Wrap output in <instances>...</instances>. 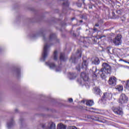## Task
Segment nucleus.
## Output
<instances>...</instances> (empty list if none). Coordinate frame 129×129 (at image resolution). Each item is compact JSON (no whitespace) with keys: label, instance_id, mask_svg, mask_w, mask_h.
I'll list each match as a JSON object with an SVG mask.
<instances>
[{"label":"nucleus","instance_id":"7c9ffc66","mask_svg":"<svg viewBox=\"0 0 129 129\" xmlns=\"http://www.w3.org/2000/svg\"><path fill=\"white\" fill-rule=\"evenodd\" d=\"M18 111H19V110H18V109H16L15 110V112H18Z\"/></svg>","mask_w":129,"mask_h":129},{"label":"nucleus","instance_id":"f3484780","mask_svg":"<svg viewBox=\"0 0 129 129\" xmlns=\"http://www.w3.org/2000/svg\"><path fill=\"white\" fill-rule=\"evenodd\" d=\"M94 91H95V94H97V95H100L101 92V90H100V89L97 88V87H95L94 88Z\"/></svg>","mask_w":129,"mask_h":129},{"label":"nucleus","instance_id":"393cba45","mask_svg":"<svg viewBox=\"0 0 129 129\" xmlns=\"http://www.w3.org/2000/svg\"><path fill=\"white\" fill-rule=\"evenodd\" d=\"M116 89L117 90H118V91H122L123 87L121 85H118L116 87Z\"/></svg>","mask_w":129,"mask_h":129},{"label":"nucleus","instance_id":"6ab92c4d","mask_svg":"<svg viewBox=\"0 0 129 129\" xmlns=\"http://www.w3.org/2000/svg\"><path fill=\"white\" fill-rule=\"evenodd\" d=\"M86 104L88 106H92V105L94 104V103L93 102V101L90 100L86 101Z\"/></svg>","mask_w":129,"mask_h":129},{"label":"nucleus","instance_id":"4be33fe9","mask_svg":"<svg viewBox=\"0 0 129 129\" xmlns=\"http://www.w3.org/2000/svg\"><path fill=\"white\" fill-rule=\"evenodd\" d=\"M53 59L55 60H56L58 59V52L56 50H55L53 53Z\"/></svg>","mask_w":129,"mask_h":129},{"label":"nucleus","instance_id":"f704fd0d","mask_svg":"<svg viewBox=\"0 0 129 129\" xmlns=\"http://www.w3.org/2000/svg\"><path fill=\"white\" fill-rule=\"evenodd\" d=\"M74 19H75V18H73L72 19V21H73V20H74Z\"/></svg>","mask_w":129,"mask_h":129},{"label":"nucleus","instance_id":"aec40b11","mask_svg":"<svg viewBox=\"0 0 129 129\" xmlns=\"http://www.w3.org/2000/svg\"><path fill=\"white\" fill-rule=\"evenodd\" d=\"M100 62L99 58L96 57L93 61V64H94L95 65H98Z\"/></svg>","mask_w":129,"mask_h":129},{"label":"nucleus","instance_id":"ea45409f","mask_svg":"<svg viewBox=\"0 0 129 129\" xmlns=\"http://www.w3.org/2000/svg\"><path fill=\"white\" fill-rule=\"evenodd\" d=\"M128 63H129V62H128Z\"/></svg>","mask_w":129,"mask_h":129},{"label":"nucleus","instance_id":"f03ea898","mask_svg":"<svg viewBox=\"0 0 129 129\" xmlns=\"http://www.w3.org/2000/svg\"><path fill=\"white\" fill-rule=\"evenodd\" d=\"M102 66V68L100 70H97L96 68L93 67L92 71L94 74L93 76L97 77V75H99L101 78L104 79L107 74L111 73V67L106 62L103 63Z\"/></svg>","mask_w":129,"mask_h":129},{"label":"nucleus","instance_id":"ddd939ff","mask_svg":"<svg viewBox=\"0 0 129 129\" xmlns=\"http://www.w3.org/2000/svg\"><path fill=\"white\" fill-rule=\"evenodd\" d=\"M14 125H15V121L12 118L7 122V126L8 128H11V127H12Z\"/></svg>","mask_w":129,"mask_h":129},{"label":"nucleus","instance_id":"9d476101","mask_svg":"<svg viewBox=\"0 0 129 129\" xmlns=\"http://www.w3.org/2000/svg\"><path fill=\"white\" fill-rule=\"evenodd\" d=\"M108 83L112 86H115L116 85V78L114 77H111L108 80Z\"/></svg>","mask_w":129,"mask_h":129},{"label":"nucleus","instance_id":"412c9836","mask_svg":"<svg viewBox=\"0 0 129 129\" xmlns=\"http://www.w3.org/2000/svg\"><path fill=\"white\" fill-rule=\"evenodd\" d=\"M57 129H66V126L62 123L58 124L57 125Z\"/></svg>","mask_w":129,"mask_h":129},{"label":"nucleus","instance_id":"20e7f679","mask_svg":"<svg viewBox=\"0 0 129 129\" xmlns=\"http://www.w3.org/2000/svg\"><path fill=\"white\" fill-rule=\"evenodd\" d=\"M127 101H128V97H127L124 93L121 94L118 100V102L120 103V104H124L127 103Z\"/></svg>","mask_w":129,"mask_h":129},{"label":"nucleus","instance_id":"423d86ee","mask_svg":"<svg viewBox=\"0 0 129 129\" xmlns=\"http://www.w3.org/2000/svg\"><path fill=\"white\" fill-rule=\"evenodd\" d=\"M45 64L46 65H47V66H48V67H49L50 69H55L56 72H59V71H61V67H57L56 65L53 62L48 61L47 62H45Z\"/></svg>","mask_w":129,"mask_h":129},{"label":"nucleus","instance_id":"c9c22d12","mask_svg":"<svg viewBox=\"0 0 129 129\" xmlns=\"http://www.w3.org/2000/svg\"><path fill=\"white\" fill-rule=\"evenodd\" d=\"M80 23H82V22H83L82 20H81L80 21Z\"/></svg>","mask_w":129,"mask_h":129},{"label":"nucleus","instance_id":"b1692460","mask_svg":"<svg viewBox=\"0 0 129 129\" xmlns=\"http://www.w3.org/2000/svg\"><path fill=\"white\" fill-rule=\"evenodd\" d=\"M91 118L92 119H93V120H96L97 121H101V120H100V117H96V116H92Z\"/></svg>","mask_w":129,"mask_h":129},{"label":"nucleus","instance_id":"6e6552de","mask_svg":"<svg viewBox=\"0 0 129 129\" xmlns=\"http://www.w3.org/2000/svg\"><path fill=\"white\" fill-rule=\"evenodd\" d=\"M113 43L116 46L121 45V35L118 34L113 40Z\"/></svg>","mask_w":129,"mask_h":129},{"label":"nucleus","instance_id":"4c0bfd02","mask_svg":"<svg viewBox=\"0 0 129 129\" xmlns=\"http://www.w3.org/2000/svg\"><path fill=\"white\" fill-rule=\"evenodd\" d=\"M117 13H118V12H120V11L119 10H118V11H117Z\"/></svg>","mask_w":129,"mask_h":129},{"label":"nucleus","instance_id":"f8f14e48","mask_svg":"<svg viewBox=\"0 0 129 129\" xmlns=\"http://www.w3.org/2000/svg\"><path fill=\"white\" fill-rule=\"evenodd\" d=\"M88 67V62L87 60H83L82 64V69L85 71H87V68Z\"/></svg>","mask_w":129,"mask_h":129},{"label":"nucleus","instance_id":"0eeeda50","mask_svg":"<svg viewBox=\"0 0 129 129\" xmlns=\"http://www.w3.org/2000/svg\"><path fill=\"white\" fill-rule=\"evenodd\" d=\"M42 127L43 129H55L56 128V124L53 122H49L47 125L43 124Z\"/></svg>","mask_w":129,"mask_h":129},{"label":"nucleus","instance_id":"cd10ccee","mask_svg":"<svg viewBox=\"0 0 129 129\" xmlns=\"http://www.w3.org/2000/svg\"><path fill=\"white\" fill-rule=\"evenodd\" d=\"M69 102H73V99L72 98H69Z\"/></svg>","mask_w":129,"mask_h":129},{"label":"nucleus","instance_id":"c756f323","mask_svg":"<svg viewBox=\"0 0 129 129\" xmlns=\"http://www.w3.org/2000/svg\"><path fill=\"white\" fill-rule=\"evenodd\" d=\"M103 37H105V35H103V36H101L100 37V39H101Z\"/></svg>","mask_w":129,"mask_h":129},{"label":"nucleus","instance_id":"a878e982","mask_svg":"<svg viewBox=\"0 0 129 129\" xmlns=\"http://www.w3.org/2000/svg\"><path fill=\"white\" fill-rule=\"evenodd\" d=\"M23 120H24V118H20V124H23Z\"/></svg>","mask_w":129,"mask_h":129},{"label":"nucleus","instance_id":"9b49d317","mask_svg":"<svg viewBox=\"0 0 129 129\" xmlns=\"http://www.w3.org/2000/svg\"><path fill=\"white\" fill-rule=\"evenodd\" d=\"M58 2H63L62 6L63 7V11H65V8L69 7V2L68 0H58Z\"/></svg>","mask_w":129,"mask_h":129},{"label":"nucleus","instance_id":"5701e85b","mask_svg":"<svg viewBox=\"0 0 129 129\" xmlns=\"http://www.w3.org/2000/svg\"><path fill=\"white\" fill-rule=\"evenodd\" d=\"M113 52V48H110V47H107V52L108 54H112Z\"/></svg>","mask_w":129,"mask_h":129},{"label":"nucleus","instance_id":"39448f33","mask_svg":"<svg viewBox=\"0 0 129 129\" xmlns=\"http://www.w3.org/2000/svg\"><path fill=\"white\" fill-rule=\"evenodd\" d=\"M81 50L78 49L76 56L72 55L71 57L70 61H72L73 63H76V59H77V58L78 59L80 58L81 57Z\"/></svg>","mask_w":129,"mask_h":129},{"label":"nucleus","instance_id":"7ed1b4c3","mask_svg":"<svg viewBox=\"0 0 129 129\" xmlns=\"http://www.w3.org/2000/svg\"><path fill=\"white\" fill-rule=\"evenodd\" d=\"M81 77L82 79H78L77 82L81 85H85L88 82V79H89L88 75L86 73L83 72L81 74Z\"/></svg>","mask_w":129,"mask_h":129},{"label":"nucleus","instance_id":"a211bd4d","mask_svg":"<svg viewBox=\"0 0 129 129\" xmlns=\"http://www.w3.org/2000/svg\"><path fill=\"white\" fill-rule=\"evenodd\" d=\"M14 74L17 75V76L19 77L20 75H21V70L19 69H16L14 72Z\"/></svg>","mask_w":129,"mask_h":129},{"label":"nucleus","instance_id":"1a4fd4ad","mask_svg":"<svg viewBox=\"0 0 129 129\" xmlns=\"http://www.w3.org/2000/svg\"><path fill=\"white\" fill-rule=\"evenodd\" d=\"M111 109L116 114H118V115H121L122 114V110L119 107H112Z\"/></svg>","mask_w":129,"mask_h":129},{"label":"nucleus","instance_id":"f257e3e1","mask_svg":"<svg viewBox=\"0 0 129 129\" xmlns=\"http://www.w3.org/2000/svg\"><path fill=\"white\" fill-rule=\"evenodd\" d=\"M39 36H42V37H43V40H44V46L43 47V51L42 54V59L43 60V61H45L46 60V58L48 57V54L49 53V51H50V46L48 45L49 44H52V42L54 43L55 42L59 43V39H57V36L54 33H51L49 35V38L47 39H46L43 31H40L37 32L36 34H33L32 38L35 39L36 38H38Z\"/></svg>","mask_w":129,"mask_h":129},{"label":"nucleus","instance_id":"e433bc0d","mask_svg":"<svg viewBox=\"0 0 129 129\" xmlns=\"http://www.w3.org/2000/svg\"><path fill=\"white\" fill-rule=\"evenodd\" d=\"M95 39L97 40V38H96V37L95 38Z\"/></svg>","mask_w":129,"mask_h":129},{"label":"nucleus","instance_id":"473e14b6","mask_svg":"<svg viewBox=\"0 0 129 129\" xmlns=\"http://www.w3.org/2000/svg\"><path fill=\"white\" fill-rule=\"evenodd\" d=\"M95 27H99V25L97 24L95 25Z\"/></svg>","mask_w":129,"mask_h":129},{"label":"nucleus","instance_id":"2eb2a0df","mask_svg":"<svg viewBox=\"0 0 129 129\" xmlns=\"http://www.w3.org/2000/svg\"><path fill=\"white\" fill-rule=\"evenodd\" d=\"M77 77V75L76 74V73H70L69 74V79H70L71 80H72V79H75V78Z\"/></svg>","mask_w":129,"mask_h":129},{"label":"nucleus","instance_id":"58836bf2","mask_svg":"<svg viewBox=\"0 0 129 129\" xmlns=\"http://www.w3.org/2000/svg\"><path fill=\"white\" fill-rule=\"evenodd\" d=\"M124 62H125L126 63V61H124Z\"/></svg>","mask_w":129,"mask_h":129},{"label":"nucleus","instance_id":"72a5a7b5","mask_svg":"<svg viewBox=\"0 0 129 129\" xmlns=\"http://www.w3.org/2000/svg\"><path fill=\"white\" fill-rule=\"evenodd\" d=\"M81 102H83V103H85V101H82Z\"/></svg>","mask_w":129,"mask_h":129},{"label":"nucleus","instance_id":"dca6fc26","mask_svg":"<svg viewBox=\"0 0 129 129\" xmlns=\"http://www.w3.org/2000/svg\"><path fill=\"white\" fill-rule=\"evenodd\" d=\"M60 61H63V62H64V61H66V58L65 57V53H60Z\"/></svg>","mask_w":129,"mask_h":129},{"label":"nucleus","instance_id":"2f4dec72","mask_svg":"<svg viewBox=\"0 0 129 129\" xmlns=\"http://www.w3.org/2000/svg\"><path fill=\"white\" fill-rule=\"evenodd\" d=\"M82 43H83V44H86V41L84 40L83 42L81 41Z\"/></svg>","mask_w":129,"mask_h":129},{"label":"nucleus","instance_id":"c85d7f7f","mask_svg":"<svg viewBox=\"0 0 129 129\" xmlns=\"http://www.w3.org/2000/svg\"><path fill=\"white\" fill-rule=\"evenodd\" d=\"M93 31H94V32H96V31H97V28H94V29H93Z\"/></svg>","mask_w":129,"mask_h":129},{"label":"nucleus","instance_id":"bb28decb","mask_svg":"<svg viewBox=\"0 0 129 129\" xmlns=\"http://www.w3.org/2000/svg\"><path fill=\"white\" fill-rule=\"evenodd\" d=\"M77 70L78 71H80V65H79L78 67H77Z\"/></svg>","mask_w":129,"mask_h":129},{"label":"nucleus","instance_id":"4468645a","mask_svg":"<svg viewBox=\"0 0 129 129\" xmlns=\"http://www.w3.org/2000/svg\"><path fill=\"white\" fill-rule=\"evenodd\" d=\"M112 97V94L109 93H104L103 96V98H107L108 99H110Z\"/></svg>","mask_w":129,"mask_h":129}]
</instances>
